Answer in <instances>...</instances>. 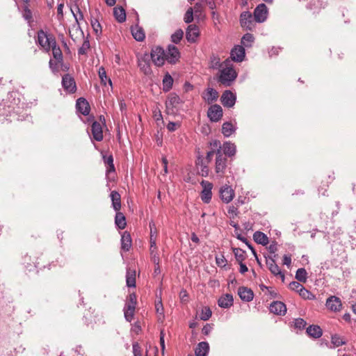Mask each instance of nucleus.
Returning <instances> with one entry per match:
<instances>
[{
  "instance_id": "nucleus-1",
  "label": "nucleus",
  "mask_w": 356,
  "mask_h": 356,
  "mask_svg": "<svg viewBox=\"0 0 356 356\" xmlns=\"http://www.w3.org/2000/svg\"><path fill=\"white\" fill-rule=\"evenodd\" d=\"M21 111L22 108L19 106H14L8 102L0 103V117H3V120L9 122L24 120L26 114H22Z\"/></svg>"
},
{
  "instance_id": "nucleus-2",
  "label": "nucleus",
  "mask_w": 356,
  "mask_h": 356,
  "mask_svg": "<svg viewBox=\"0 0 356 356\" xmlns=\"http://www.w3.org/2000/svg\"><path fill=\"white\" fill-rule=\"evenodd\" d=\"M218 81L224 86H230L237 77V73L233 67H225L220 70Z\"/></svg>"
},
{
  "instance_id": "nucleus-3",
  "label": "nucleus",
  "mask_w": 356,
  "mask_h": 356,
  "mask_svg": "<svg viewBox=\"0 0 356 356\" xmlns=\"http://www.w3.org/2000/svg\"><path fill=\"white\" fill-rule=\"evenodd\" d=\"M104 163L106 167V179L107 181H113L115 180V168L113 163V156L112 154H104V152H101Z\"/></svg>"
},
{
  "instance_id": "nucleus-4",
  "label": "nucleus",
  "mask_w": 356,
  "mask_h": 356,
  "mask_svg": "<svg viewBox=\"0 0 356 356\" xmlns=\"http://www.w3.org/2000/svg\"><path fill=\"white\" fill-rule=\"evenodd\" d=\"M153 227H154V223L153 222H149V227H150L149 252H150V256H151V259H152V262L157 264L158 261H160V258H159V255L157 252V247H156L157 232H156V229H154L153 230V229H152Z\"/></svg>"
},
{
  "instance_id": "nucleus-5",
  "label": "nucleus",
  "mask_w": 356,
  "mask_h": 356,
  "mask_svg": "<svg viewBox=\"0 0 356 356\" xmlns=\"http://www.w3.org/2000/svg\"><path fill=\"white\" fill-rule=\"evenodd\" d=\"M149 55L155 65L158 67L163 65L165 60V51L163 47L161 46H156L153 47L150 54Z\"/></svg>"
},
{
  "instance_id": "nucleus-6",
  "label": "nucleus",
  "mask_w": 356,
  "mask_h": 356,
  "mask_svg": "<svg viewBox=\"0 0 356 356\" xmlns=\"http://www.w3.org/2000/svg\"><path fill=\"white\" fill-rule=\"evenodd\" d=\"M138 66L140 71L143 72L145 75H150L152 73L151 68L152 59L149 57L148 53H145L140 56H137Z\"/></svg>"
},
{
  "instance_id": "nucleus-7",
  "label": "nucleus",
  "mask_w": 356,
  "mask_h": 356,
  "mask_svg": "<svg viewBox=\"0 0 356 356\" xmlns=\"http://www.w3.org/2000/svg\"><path fill=\"white\" fill-rule=\"evenodd\" d=\"M197 153V159L195 160V166L198 170V174L202 177H207L209 176V168L208 166L209 163H207L204 161V158L199 149Z\"/></svg>"
},
{
  "instance_id": "nucleus-8",
  "label": "nucleus",
  "mask_w": 356,
  "mask_h": 356,
  "mask_svg": "<svg viewBox=\"0 0 356 356\" xmlns=\"http://www.w3.org/2000/svg\"><path fill=\"white\" fill-rule=\"evenodd\" d=\"M180 52L174 44H169L165 51V60L171 65L176 64L180 58Z\"/></svg>"
},
{
  "instance_id": "nucleus-9",
  "label": "nucleus",
  "mask_w": 356,
  "mask_h": 356,
  "mask_svg": "<svg viewBox=\"0 0 356 356\" xmlns=\"http://www.w3.org/2000/svg\"><path fill=\"white\" fill-rule=\"evenodd\" d=\"M200 184L203 188L200 195L201 200L204 203L209 204L212 198L211 191L213 188V184L208 181L202 180L200 182Z\"/></svg>"
},
{
  "instance_id": "nucleus-10",
  "label": "nucleus",
  "mask_w": 356,
  "mask_h": 356,
  "mask_svg": "<svg viewBox=\"0 0 356 356\" xmlns=\"http://www.w3.org/2000/svg\"><path fill=\"white\" fill-rule=\"evenodd\" d=\"M255 20L252 15L249 11H244L240 15L241 26L247 29L252 31L255 26Z\"/></svg>"
},
{
  "instance_id": "nucleus-11",
  "label": "nucleus",
  "mask_w": 356,
  "mask_h": 356,
  "mask_svg": "<svg viewBox=\"0 0 356 356\" xmlns=\"http://www.w3.org/2000/svg\"><path fill=\"white\" fill-rule=\"evenodd\" d=\"M227 159L222 152H218L215 162V172L216 174L223 176L227 168Z\"/></svg>"
},
{
  "instance_id": "nucleus-12",
  "label": "nucleus",
  "mask_w": 356,
  "mask_h": 356,
  "mask_svg": "<svg viewBox=\"0 0 356 356\" xmlns=\"http://www.w3.org/2000/svg\"><path fill=\"white\" fill-rule=\"evenodd\" d=\"M268 8L264 3L259 4L254 10V19L256 22L262 23L267 19Z\"/></svg>"
},
{
  "instance_id": "nucleus-13",
  "label": "nucleus",
  "mask_w": 356,
  "mask_h": 356,
  "mask_svg": "<svg viewBox=\"0 0 356 356\" xmlns=\"http://www.w3.org/2000/svg\"><path fill=\"white\" fill-rule=\"evenodd\" d=\"M222 108L218 104L211 105L207 111V117L211 122H218L222 117Z\"/></svg>"
},
{
  "instance_id": "nucleus-14",
  "label": "nucleus",
  "mask_w": 356,
  "mask_h": 356,
  "mask_svg": "<svg viewBox=\"0 0 356 356\" xmlns=\"http://www.w3.org/2000/svg\"><path fill=\"white\" fill-rule=\"evenodd\" d=\"M62 86L65 91L73 94L76 90L74 79L69 74H65L62 77Z\"/></svg>"
},
{
  "instance_id": "nucleus-15",
  "label": "nucleus",
  "mask_w": 356,
  "mask_h": 356,
  "mask_svg": "<svg viewBox=\"0 0 356 356\" xmlns=\"http://www.w3.org/2000/svg\"><path fill=\"white\" fill-rule=\"evenodd\" d=\"M220 101L225 107L232 108L236 101V96L229 90H226L221 95Z\"/></svg>"
},
{
  "instance_id": "nucleus-16",
  "label": "nucleus",
  "mask_w": 356,
  "mask_h": 356,
  "mask_svg": "<svg viewBox=\"0 0 356 356\" xmlns=\"http://www.w3.org/2000/svg\"><path fill=\"white\" fill-rule=\"evenodd\" d=\"M219 193L221 200L226 204L229 203L235 195L232 188L227 184L220 188Z\"/></svg>"
},
{
  "instance_id": "nucleus-17",
  "label": "nucleus",
  "mask_w": 356,
  "mask_h": 356,
  "mask_svg": "<svg viewBox=\"0 0 356 356\" xmlns=\"http://www.w3.org/2000/svg\"><path fill=\"white\" fill-rule=\"evenodd\" d=\"M269 310L271 313L278 316H284L286 313V306L281 301H273L269 306Z\"/></svg>"
},
{
  "instance_id": "nucleus-18",
  "label": "nucleus",
  "mask_w": 356,
  "mask_h": 356,
  "mask_svg": "<svg viewBox=\"0 0 356 356\" xmlns=\"http://www.w3.org/2000/svg\"><path fill=\"white\" fill-rule=\"evenodd\" d=\"M325 305L328 309L335 312L340 311L342 307L341 299L335 296H330L326 300Z\"/></svg>"
},
{
  "instance_id": "nucleus-19",
  "label": "nucleus",
  "mask_w": 356,
  "mask_h": 356,
  "mask_svg": "<svg viewBox=\"0 0 356 356\" xmlns=\"http://www.w3.org/2000/svg\"><path fill=\"white\" fill-rule=\"evenodd\" d=\"M91 133L95 140L100 142L104 138L102 124L97 121H93L91 125Z\"/></svg>"
},
{
  "instance_id": "nucleus-20",
  "label": "nucleus",
  "mask_w": 356,
  "mask_h": 356,
  "mask_svg": "<svg viewBox=\"0 0 356 356\" xmlns=\"http://www.w3.org/2000/svg\"><path fill=\"white\" fill-rule=\"evenodd\" d=\"M77 111L86 116L90 113V106L88 102L84 97H79L76 102Z\"/></svg>"
},
{
  "instance_id": "nucleus-21",
  "label": "nucleus",
  "mask_w": 356,
  "mask_h": 356,
  "mask_svg": "<svg viewBox=\"0 0 356 356\" xmlns=\"http://www.w3.org/2000/svg\"><path fill=\"white\" fill-rule=\"evenodd\" d=\"M238 295L243 302H250L254 298L253 291L246 286H240L238 289Z\"/></svg>"
},
{
  "instance_id": "nucleus-22",
  "label": "nucleus",
  "mask_w": 356,
  "mask_h": 356,
  "mask_svg": "<svg viewBox=\"0 0 356 356\" xmlns=\"http://www.w3.org/2000/svg\"><path fill=\"white\" fill-rule=\"evenodd\" d=\"M230 55L234 61L241 62L245 56V49L243 46L236 45L232 49Z\"/></svg>"
},
{
  "instance_id": "nucleus-23",
  "label": "nucleus",
  "mask_w": 356,
  "mask_h": 356,
  "mask_svg": "<svg viewBox=\"0 0 356 356\" xmlns=\"http://www.w3.org/2000/svg\"><path fill=\"white\" fill-rule=\"evenodd\" d=\"M121 250L124 252L129 251L132 245V239L129 232L124 231L121 234L120 239Z\"/></svg>"
},
{
  "instance_id": "nucleus-24",
  "label": "nucleus",
  "mask_w": 356,
  "mask_h": 356,
  "mask_svg": "<svg viewBox=\"0 0 356 356\" xmlns=\"http://www.w3.org/2000/svg\"><path fill=\"white\" fill-rule=\"evenodd\" d=\"M199 35V28L197 25L191 24L186 29V38L188 42H195Z\"/></svg>"
},
{
  "instance_id": "nucleus-25",
  "label": "nucleus",
  "mask_w": 356,
  "mask_h": 356,
  "mask_svg": "<svg viewBox=\"0 0 356 356\" xmlns=\"http://www.w3.org/2000/svg\"><path fill=\"white\" fill-rule=\"evenodd\" d=\"M234 304L233 296L230 293H226L219 298L218 300V305L220 307L224 309H229Z\"/></svg>"
},
{
  "instance_id": "nucleus-26",
  "label": "nucleus",
  "mask_w": 356,
  "mask_h": 356,
  "mask_svg": "<svg viewBox=\"0 0 356 356\" xmlns=\"http://www.w3.org/2000/svg\"><path fill=\"white\" fill-rule=\"evenodd\" d=\"M306 334L312 339H318L323 335V330L318 325H310L306 328Z\"/></svg>"
},
{
  "instance_id": "nucleus-27",
  "label": "nucleus",
  "mask_w": 356,
  "mask_h": 356,
  "mask_svg": "<svg viewBox=\"0 0 356 356\" xmlns=\"http://www.w3.org/2000/svg\"><path fill=\"white\" fill-rule=\"evenodd\" d=\"M202 98L209 104H212L218 98V92L212 88H208L205 90V93L202 95Z\"/></svg>"
},
{
  "instance_id": "nucleus-28",
  "label": "nucleus",
  "mask_w": 356,
  "mask_h": 356,
  "mask_svg": "<svg viewBox=\"0 0 356 356\" xmlns=\"http://www.w3.org/2000/svg\"><path fill=\"white\" fill-rule=\"evenodd\" d=\"M110 197L111 200V206L115 211H120L121 209V196L116 191L111 192Z\"/></svg>"
},
{
  "instance_id": "nucleus-29",
  "label": "nucleus",
  "mask_w": 356,
  "mask_h": 356,
  "mask_svg": "<svg viewBox=\"0 0 356 356\" xmlns=\"http://www.w3.org/2000/svg\"><path fill=\"white\" fill-rule=\"evenodd\" d=\"M131 32L136 41L142 42L145 38V33L143 29L138 24L131 26Z\"/></svg>"
},
{
  "instance_id": "nucleus-30",
  "label": "nucleus",
  "mask_w": 356,
  "mask_h": 356,
  "mask_svg": "<svg viewBox=\"0 0 356 356\" xmlns=\"http://www.w3.org/2000/svg\"><path fill=\"white\" fill-rule=\"evenodd\" d=\"M222 149L223 151L224 156L232 157L235 155L236 152V145L230 141H226L223 143Z\"/></svg>"
},
{
  "instance_id": "nucleus-31",
  "label": "nucleus",
  "mask_w": 356,
  "mask_h": 356,
  "mask_svg": "<svg viewBox=\"0 0 356 356\" xmlns=\"http://www.w3.org/2000/svg\"><path fill=\"white\" fill-rule=\"evenodd\" d=\"M209 351V345L207 341L200 342L195 350V356H207Z\"/></svg>"
},
{
  "instance_id": "nucleus-32",
  "label": "nucleus",
  "mask_w": 356,
  "mask_h": 356,
  "mask_svg": "<svg viewBox=\"0 0 356 356\" xmlns=\"http://www.w3.org/2000/svg\"><path fill=\"white\" fill-rule=\"evenodd\" d=\"M115 225L119 229H124L127 226L125 216L120 211H115Z\"/></svg>"
},
{
  "instance_id": "nucleus-33",
  "label": "nucleus",
  "mask_w": 356,
  "mask_h": 356,
  "mask_svg": "<svg viewBox=\"0 0 356 356\" xmlns=\"http://www.w3.org/2000/svg\"><path fill=\"white\" fill-rule=\"evenodd\" d=\"M126 284L127 287H136V270L130 268L127 269Z\"/></svg>"
},
{
  "instance_id": "nucleus-34",
  "label": "nucleus",
  "mask_w": 356,
  "mask_h": 356,
  "mask_svg": "<svg viewBox=\"0 0 356 356\" xmlns=\"http://www.w3.org/2000/svg\"><path fill=\"white\" fill-rule=\"evenodd\" d=\"M253 239L257 243L262 245H266L269 242L266 234L260 231H257L254 233Z\"/></svg>"
},
{
  "instance_id": "nucleus-35",
  "label": "nucleus",
  "mask_w": 356,
  "mask_h": 356,
  "mask_svg": "<svg viewBox=\"0 0 356 356\" xmlns=\"http://www.w3.org/2000/svg\"><path fill=\"white\" fill-rule=\"evenodd\" d=\"M307 322L302 318H297L293 319L291 326L296 330V332L298 334L305 329H306Z\"/></svg>"
},
{
  "instance_id": "nucleus-36",
  "label": "nucleus",
  "mask_w": 356,
  "mask_h": 356,
  "mask_svg": "<svg viewBox=\"0 0 356 356\" xmlns=\"http://www.w3.org/2000/svg\"><path fill=\"white\" fill-rule=\"evenodd\" d=\"M113 15L119 23H122L126 20V12L122 7H115L113 8Z\"/></svg>"
},
{
  "instance_id": "nucleus-37",
  "label": "nucleus",
  "mask_w": 356,
  "mask_h": 356,
  "mask_svg": "<svg viewBox=\"0 0 356 356\" xmlns=\"http://www.w3.org/2000/svg\"><path fill=\"white\" fill-rule=\"evenodd\" d=\"M173 81L171 75L167 72L163 79V90L165 92H169L172 89Z\"/></svg>"
},
{
  "instance_id": "nucleus-38",
  "label": "nucleus",
  "mask_w": 356,
  "mask_h": 356,
  "mask_svg": "<svg viewBox=\"0 0 356 356\" xmlns=\"http://www.w3.org/2000/svg\"><path fill=\"white\" fill-rule=\"evenodd\" d=\"M90 24H91V26L93 29V31L95 32L96 35L97 36L101 35L102 33V27L101 24L99 22V19L95 18L92 16L91 19H90Z\"/></svg>"
},
{
  "instance_id": "nucleus-39",
  "label": "nucleus",
  "mask_w": 356,
  "mask_h": 356,
  "mask_svg": "<svg viewBox=\"0 0 356 356\" xmlns=\"http://www.w3.org/2000/svg\"><path fill=\"white\" fill-rule=\"evenodd\" d=\"M235 130L236 129L230 122H225L222 126V133L225 137H229Z\"/></svg>"
},
{
  "instance_id": "nucleus-40",
  "label": "nucleus",
  "mask_w": 356,
  "mask_h": 356,
  "mask_svg": "<svg viewBox=\"0 0 356 356\" xmlns=\"http://www.w3.org/2000/svg\"><path fill=\"white\" fill-rule=\"evenodd\" d=\"M22 17L31 24L33 22L32 11L29 9V5L26 4L22 7Z\"/></svg>"
},
{
  "instance_id": "nucleus-41",
  "label": "nucleus",
  "mask_w": 356,
  "mask_h": 356,
  "mask_svg": "<svg viewBox=\"0 0 356 356\" xmlns=\"http://www.w3.org/2000/svg\"><path fill=\"white\" fill-rule=\"evenodd\" d=\"M232 251L238 263H241V261H243L245 259L246 252L245 250L238 248H232Z\"/></svg>"
},
{
  "instance_id": "nucleus-42",
  "label": "nucleus",
  "mask_w": 356,
  "mask_h": 356,
  "mask_svg": "<svg viewBox=\"0 0 356 356\" xmlns=\"http://www.w3.org/2000/svg\"><path fill=\"white\" fill-rule=\"evenodd\" d=\"M46 45V51H49L50 49H54V47H57V43L55 37L51 34L47 33V38L45 40Z\"/></svg>"
},
{
  "instance_id": "nucleus-43",
  "label": "nucleus",
  "mask_w": 356,
  "mask_h": 356,
  "mask_svg": "<svg viewBox=\"0 0 356 356\" xmlns=\"http://www.w3.org/2000/svg\"><path fill=\"white\" fill-rule=\"evenodd\" d=\"M296 279L298 280L300 282L305 283L307 279V273L305 268H300L296 270Z\"/></svg>"
},
{
  "instance_id": "nucleus-44",
  "label": "nucleus",
  "mask_w": 356,
  "mask_h": 356,
  "mask_svg": "<svg viewBox=\"0 0 356 356\" xmlns=\"http://www.w3.org/2000/svg\"><path fill=\"white\" fill-rule=\"evenodd\" d=\"M136 308H132L130 306L128 307H124L123 312L124 318L128 322H131L134 318Z\"/></svg>"
},
{
  "instance_id": "nucleus-45",
  "label": "nucleus",
  "mask_w": 356,
  "mask_h": 356,
  "mask_svg": "<svg viewBox=\"0 0 356 356\" xmlns=\"http://www.w3.org/2000/svg\"><path fill=\"white\" fill-rule=\"evenodd\" d=\"M71 11L77 24H79V20L83 19V13L77 5H74L73 8H71Z\"/></svg>"
},
{
  "instance_id": "nucleus-46",
  "label": "nucleus",
  "mask_w": 356,
  "mask_h": 356,
  "mask_svg": "<svg viewBox=\"0 0 356 356\" xmlns=\"http://www.w3.org/2000/svg\"><path fill=\"white\" fill-rule=\"evenodd\" d=\"M99 76L101 81V83L106 86V81L108 80V83L110 86H112V81L111 79H108L106 76V72L104 67H101L99 69L98 71Z\"/></svg>"
},
{
  "instance_id": "nucleus-47",
  "label": "nucleus",
  "mask_w": 356,
  "mask_h": 356,
  "mask_svg": "<svg viewBox=\"0 0 356 356\" xmlns=\"http://www.w3.org/2000/svg\"><path fill=\"white\" fill-rule=\"evenodd\" d=\"M254 40V38L253 35L252 33H247L243 36L241 39V42L244 46L250 47L252 46Z\"/></svg>"
},
{
  "instance_id": "nucleus-48",
  "label": "nucleus",
  "mask_w": 356,
  "mask_h": 356,
  "mask_svg": "<svg viewBox=\"0 0 356 356\" xmlns=\"http://www.w3.org/2000/svg\"><path fill=\"white\" fill-rule=\"evenodd\" d=\"M52 54L54 58L57 60L58 63H60V65H63V55L59 47L52 49Z\"/></svg>"
},
{
  "instance_id": "nucleus-49",
  "label": "nucleus",
  "mask_w": 356,
  "mask_h": 356,
  "mask_svg": "<svg viewBox=\"0 0 356 356\" xmlns=\"http://www.w3.org/2000/svg\"><path fill=\"white\" fill-rule=\"evenodd\" d=\"M47 38V33L44 32L43 30H40L38 31V40L37 42L38 44H40L42 47L46 49V45L47 43H45V40Z\"/></svg>"
},
{
  "instance_id": "nucleus-50",
  "label": "nucleus",
  "mask_w": 356,
  "mask_h": 356,
  "mask_svg": "<svg viewBox=\"0 0 356 356\" xmlns=\"http://www.w3.org/2000/svg\"><path fill=\"white\" fill-rule=\"evenodd\" d=\"M137 305V297L135 293H130L128 296L127 300L125 303V307L130 306L132 308H136Z\"/></svg>"
},
{
  "instance_id": "nucleus-51",
  "label": "nucleus",
  "mask_w": 356,
  "mask_h": 356,
  "mask_svg": "<svg viewBox=\"0 0 356 356\" xmlns=\"http://www.w3.org/2000/svg\"><path fill=\"white\" fill-rule=\"evenodd\" d=\"M209 145L211 147V149L216 152V155H217L218 152H222V146L220 141L218 140H213L209 142Z\"/></svg>"
},
{
  "instance_id": "nucleus-52",
  "label": "nucleus",
  "mask_w": 356,
  "mask_h": 356,
  "mask_svg": "<svg viewBox=\"0 0 356 356\" xmlns=\"http://www.w3.org/2000/svg\"><path fill=\"white\" fill-rule=\"evenodd\" d=\"M184 35V32L181 29L177 30L171 35V41L175 44H178L181 40Z\"/></svg>"
},
{
  "instance_id": "nucleus-53",
  "label": "nucleus",
  "mask_w": 356,
  "mask_h": 356,
  "mask_svg": "<svg viewBox=\"0 0 356 356\" xmlns=\"http://www.w3.org/2000/svg\"><path fill=\"white\" fill-rule=\"evenodd\" d=\"M170 104L172 106H176L178 104H183L184 102L181 99L179 95L175 93H171L169 97Z\"/></svg>"
},
{
  "instance_id": "nucleus-54",
  "label": "nucleus",
  "mask_w": 356,
  "mask_h": 356,
  "mask_svg": "<svg viewBox=\"0 0 356 356\" xmlns=\"http://www.w3.org/2000/svg\"><path fill=\"white\" fill-rule=\"evenodd\" d=\"M90 44L89 40L88 38L84 40L82 45L78 49V54L80 55H86L88 50L90 49Z\"/></svg>"
},
{
  "instance_id": "nucleus-55",
  "label": "nucleus",
  "mask_w": 356,
  "mask_h": 356,
  "mask_svg": "<svg viewBox=\"0 0 356 356\" xmlns=\"http://www.w3.org/2000/svg\"><path fill=\"white\" fill-rule=\"evenodd\" d=\"M331 342L334 345V347H339L340 346L346 344V343L338 334H333V335H332V337H331Z\"/></svg>"
},
{
  "instance_id": "nucleus-56",
  "label": "nucleus",
  "mask_w": 356,
  "mask_h": 356,
  "mask_svg": "<svg viewBox=\"0 0 356 356\" xmlns=\"http://www.w3.org/2000/svg\"><path fill=\"white\" fill-rule=\"evenodd\" d=\"M298 293L302 298L305 300H313L315 298L314 295L306 289L304 286L301 289Z\"/></svg>"
},
{
  "instance_id": "nucleus-57",
  "label": "nucleus",
  "mask_w": 356,
  "mask_h": 356,
  "mask_svg": "<svg viewBox=\"0 0 356 356\" xmlns=\"http://www.w3.org/2000/svg\"><path fill=\"white\" fill-rule=\"evenodd\" d=\"M212 312L209 307H204L202 309V312L200 314V319L202 321H207L211 316Z\"/></svg>"
},
{
  "instance_id": "nucleus-58",
  "label": "nucleus",
  "mask_w": 356,
  "mask_h": 356,
  "mask_svg": "<svg viewBox=\"0 0 356 356\" xmlns=\"http://www.w3.org/2000/svg\"><path fill=\"white\" fill-rule=\"evenodd\" d=\"M193 20V8H189L185 15H184V21L185 23L186 24H189L191 22H192Z\"/></svg>"
},
{
  "instance_id": "nucleus-59",
  "label": "nucleus",
  "mask_w": 356,
  "mask_h": 356,
  "mask_svg": "<svg viewBox=\"0 0 356 356\" xmlns=\"http://www.w3.org/2000/svg\"><path fill=\"white\" fill-rule=\"evenodd\" d=\"M202 2H204V4L208 6L209 9L211 10H213L216 8V4H220L222 2V0H202Z\"/></svg>"
},
{
  "instance_id": "nucleus-60",
  "label": "nucleus",
  "mask_w": 356,
  "mask_h": 356,
  "mask_svg": "<svg viewBox=\"0 0 356 356\" xmlns=\"http://www.w3.org/2000/svg\"><path fill=\"white\" fill-rule=\"evenodd\" d=\"M134 356H142V348L137 341L132 343Z\"/></svg>"
},
{
  "instance_id": "nucleus-61",
  "label": "nucleus",
  "mask_w": 356,
  "mask_h": 356,
  "mask_svg": "<svg viewBox=\"0 0 356 356\" xmlns=\"http://www.w3.org/2000/svg\"><path fill=\"white\" fill-rule=\"evenodd\" d=\"M58 65H60V63H58L57 60L54 61L52 59L49 60V68L54 74H56L58 72Z\"/></svg>"
},
{
  "instance_id": "nucleus-62",
  "label": "nucleus",
  "mask_w": 356,
  "mask_h": 356,
  "mask_svg": "<svg viewBox=\"0 0 356 356\" xmlns=\"http://www.w3.org/2000/svg\"><path fill=\"white\" fill-rule=\"evenodd\" d=\"M303 286L300 283V282L293 281L289 284V288L292 291H295L298 293L301 290Z\"/></svg>"
},
{
  "instance_id": "nucleus-63",
  "label": "nucleus",
  "mask_w": 356,
  "mask_h": 356,
  "mask_svg": "<svg viewBox=\"0 0 356 356\" xmlns=\"http://www.w3.org/2000/svg\"><path fill=\"white\" fill-rule=\"evenodd\" d=\"M155 309H156V313L161 315L163 318H164V315H163L164 309H163V306L162 304L161 298H160L159 300L155 303Z\"/></svg>"
},
{
  "instance_id": "nucleus-64",
  "label": "nucleus",
  "mask_w": 356,
  "mask_h": 356,
  "mask_svg": "<svg viewBox=\"0 0 356 356\" xmlns=\"http://www.w3.org/2000/svg\"><path fill=\"white\" fill-rule=\"evenodd\" d=\"M268 270L275 276H277L278 274H281L282 271L277 264H271V266H269Z\"/></svg>"
}]
</instances>
